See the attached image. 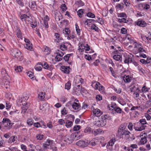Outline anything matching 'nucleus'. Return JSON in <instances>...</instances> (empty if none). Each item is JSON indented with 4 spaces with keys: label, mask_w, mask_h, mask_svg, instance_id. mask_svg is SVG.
<instances>
[{
    "label": "nucleus",
    "mask_w": 151,
    "mask_h": 151,
    "mask_svg": "<svg viewBox=\"0 0 151 151\" xmlns=\"http://www.w3.org/2000/svg\"><path fill=\"white\" fill-rule=\"evenodd\" d=\"M1 73L3 76V78L1 80H0V84L6 86H9L10 83L9 81V76L5 69L3 68L2 69Z\"/></svg>",
    "instance_id": "obj_1"
},
{
    "label": "nucleus",
    "mask_w": 151,
    "mask_h": 151,
    "mask_svg": "<svg viewBox=\"0 0 151 151\" xmlns=\"http://www.w3.org/2000/svg\"><path fill=\"white\" fill-rule=\"evenodd\" d=\"M118 134L119 135L120 138H123V136H124V138L127 140H132L134 139L132 138L133 135L128 130H124L121 132H120Z\"/></svg>",
    "instance_id": "obj_2"
},
{
    "label": "nucleus",
    "mask_w": 151,
    "mask_h": 151,
    "mask_svg": "<svg viewBox=\"0 0 151 151\" xmlns=\"http://www.w3.org/2000/svg\"><path fill=\"white\" fill-rule=\"evenodd\" d=\"M13 124L11 123V121L9 119L4 118H3L2 124V129L4 131V129L6 130H9L11 128V127L13 125Z\"/></svg>",
    "instance_id": "obj_3"
},
{
    "label": "nucleus",
    "mask_w": 151,
    "mask_h": 151,
    "mask_svg": "<svg viewBox=\"0 0 151 151\" xmlns=\"http://www.w3.org/2000/svg\"><path fill=\"white\" fill-rule=\"evenodd\" d=\"M11 55L16 58L19 61H22L23 59V57L20 51L17 49L13 50L11 53Z\"/></svg>",
    "instance_id": "obj_4"
},
{
    "label": "nucleus",
    "mask_w": 151,
    "mask_h": 151,
    "mask_svg": "<svg viewBox=\"0 0 151 151\" xmlns=\"http://www.w3.org/2000/svg\"><path fill=\"white\" fill-rule=\"evenodd\" d=\"M107 116L106 115H105L103 117V116H101V119H100L98 120L95 124L96 126L98 127H102L104 126L106 124V116Z\"/></svg>",
    "instance_id": "obj_5"
},
{
    "label": "nucleus",
    "mask_w": 151,
    "mask_h": 151,
    "mask_svg": "<svg viewBox=\"0 0 151 151\" xmlns=\"http://www.w3.org/2000/svg\"><path fill=\"white\" fill-rule=\"evenodd\" d=\"M146 125H143L138 122L134 123V129L136 131H141L145 129L146 127Z\"/></svg>",
    "instance_id": "obj_6"
},
{
    "label": "nucleus",
    "mask_w": 151,
    "mask_h": 151,
    "mask_svg": "<svg viewBox=\"0 0 151 151\" xmlns=\"http://www.w3.org/2000/svg\"><path fill=\"white\" fill-rule=\"evenodd\" d=\"M102 139H104V137H100L98 138H93L90 142V144L92 146H94L96 145L99 144V142L101 143V141Z\"/></svg>",
    "instance_id": "obj_7"
},
{
    "label": "nucleus",
    "mask_w": 151,
    "mask_h": 151,
    "mask_svg": "<svg viewBox=\"0 0 151 151\" xmlns=\"http://www.w3.org/2000/svg\"><path fill=\"white\" fill-rule=\"evenodd\" d=\"M76 137V136L73 134H72L70 135H66L65 137V141L70 143L75 139Z\"/></svg>",
    "instance_id": "obj_8"
},
{
    "label": "nucleus",
    "mask_w": 151,
    "mask_h": 151,
    "mask_svg": "<svg viewBox=\"0 0 151 151\" xmlns=\"http://www.w3.org/2000/svg\"><path fill=\"white\" fill-rule=\"evenodd\" d=\"M123 59L124 63L129 64V63L132 62V58L129 55H125L124 56Z\"/></svg>",
    "instance_id": "obj_9"
},
{
    "label": "nucleus",
    "mask_w": 151,
    "mask_h": 151,
    "mask_svg": "<svg viewBox=\"0 0 151 151\" xmlns=\"http://www.w3.org/2000/svg\"><path fill=\"white\" fill-rule=\"evenodd\" d=\"M76 144L79 146L83 147H86L88 145V143L87 142H85L84 141L81 140L77 142L76 143Z\"/></svg>",
    "instance_id": "obj_10"
},
{
    "label": "nucleus",
    "mask_w": 151,
    "mask_h": 151,
    "mask_svg": "<svg viewBox=\"0 0 151 151\" xmlns=\"http://www.w3.org/2000/svg\"><path fill=\"white\" fill-rule=\"evenodd\" d=\"M149 100L147 101L145 104V106L146 108L151 107V93L146 94Z\"/></svg>",
    "instance_id": "obj_11"
},
{
    "label": "nucleus",
    "mask_w": 151,
    "mask_h": 151,
    "mask_svg": "<svg viewBox=\"0 0 151 151\" xmlns=\"http://www.w3.org/2000/svg\"><path fill=\"white\" fill-rule=\"evenodd\" d=\"M60 69L62 72L65 73L69 74L70 73V68L69 67L63 66L61 67Z\"/></svg>",
    "instance_id": "obj_12"
},
{
    "label": "nucleus",
    "mask_w": 151,
    "mask_h": 151,
    "mask_svg": "<svg viewBox=\"0 0 151 151\" xmlns=\"http://www.w3.org/2000/svg\"><path fill=\"white\" fill-rule=\"evenodd\" d=\"M73 108L76 111H78L81 109V106L79 103L74 102L72 105Z\"/></svg>",
    "instance_id": "obj_13"
},
{
    "label": "nucleus",
    "mask_w": 151,
    "mask_h": 151,
    "mask_svg": "<svg viewBox=\"0 0 151 151\" xmlns=\"http://www.w3.org/2000/svg\"><path fill=\"white\" fill-rule=\"evenodd\" d=\"M29 6L33 10L35 11L37 9L36 3L35 1H32L29 3Z\"/></svg>",
    "instance_id": "obj_14"
},
{
    "label": "nucleus",
    "mask_w": 151,
    "mask_h": 151,
    "mask_svg": "<svg viewBox=\"0 0 151 151\" xmlns=\"http://www.w3.org/2000/svg\"><path fill=\"white\" fill-rule=\"evenodd\" d=\"M127 126V124L125 123H124L121 124L119 127L118 130V134L120 132L124 131L125 129Z\"/></svg>",
    "instance_id": "obj_15"
},
{
    "label": "nucleus",
    "mask_w": 151,
    "mask_h": 151,
    "mask_svg": "<svg viewBox=\"0 0 151 151\" xmlns=\"http://www.w3.org/2000/svg\"><path fill=\"white\" fill-rule=\"evenodd\" d=\"M146 23L144 21L140 20L138 21L137 23V25L142 27H145L147 25Z\"/></svg>",
    "instance_id": "obj_16"
},
{
    "label": "nucleus",
    "mask_w": 151,
    "mask_h": 151,
    "mask_svg": "<svg viewBox=\"0 0 151 151\" xmlns=\"http://www.w3.org/2000/svg\"><path fill=\"white\" fill-rule=\"evenodd\" d=\"M138 148L136 144L131 145L130 147L128 148L127 151H136L135 149Z\"/></svg>",
    "instance_id": "obj_17"
},
{
    "label": "nucleus",
    "mask_w": 151,
    "mask_h": 151,
    "mask_svg": "<svg viewBox=\"0 0 151 151\" xmlns=\"http://www.w3.org/2000/svg\"><path fill=\"white\" fill-rule=\"evenodd\" d=\"M93 113L95 115H96V116H99L100 115H101L102 114V112H101L100 110L98 109H93Z\"/></svg>",
    "instance_id": "obj_18"
},
{
    "label": "nucleus",
    "mask_w": 151,
    "mask_h": 151,
    "mask_svg": "<svg viewBox=\"0 0 151 151\" xmlns=\"http://www.w3.org/2000/svg\"><path fill=\"white\" fill-rule=\"evenodd\" d=\"M113 58L116 60L119 61L121 62L122 61V58L120 55H115L113 56Z\"/></svg>",
    "instance_id": "obj_19"
},
{
    "label": "nucleus",
    "mask_w": 151,
    "mask_h": 151,
    "mask_svg": "<svg viewBox=\"0 0 151 151\" xmlns=\"http://www.w3.org/2000/svg\"><path fill=\"white\" fill-rule=\"evenodd\" d=\"M103 87V86L101 85L99 82H97L95 85L94 88L95 89H98L100 91L101 90H102Z\"/></svg>",
    "instance_id": "obj_20"
},
{
    "label": "nucleus",
    "mask_w": 151,
    "mask_h": 151,
    "mask_svg": "<svg viewBox=\"0 0 151 151\" xmlns=\"http://www.w3.org/2000/svg\"><path fill=\"white\" fill-rule=\"evenodd\" d=\"M125 18H117V21L119 23H127L129 22V21L127 20Z\"/></svg>",
    "instance_id": "obj_21"
},
{
    "label": "nucleus",
    "mask_w": 151,
    "mask_h": 151,
    "mask_svg": "<svg viewBox=\"0 0 151 151\" xmlns=\"http://www.w3.org/2000/svg\"><path fill=\"white\" fill-rule=\"evenodd\" d=\"M123 79L125 82L129 83L130 82L131 80V78L129 76L125 75L123 77Z\"/></svg>",
    "instance_id": "obj_22"
},
{
    "label": "nucleus",
    "mask_w": 151,
    "mask_h": 151,
    "mask_svg": "<svg viewBox=\"0 0 151 151\" xmlns=\"http://www.w3.org/2000/svg\"><path fill=\"white\" fill-rule=\"evenodd\" d=\"M39 65H41L42 67H43L45 69H47L48 70H50L51 71V68L50 67H49L48 65L46 62H45L43 64L42 63H39Z\"/></svg>",
    "instance_id": "obj_23"
},
{
    "label": "nucleus",
    "mask_w": 151,
    "mask_h": 151,
    "mask_svg": "<svg viewBox=\"0 0 151 151\" xmlns=\"http://www.w3.org/2000/svg\"><path fill=\"white\" fill-rule=\"evenodd\" d=\"M42 50L45 52H46L47 54L50 53L51 51L50 48L45 46H43L42 48Z\"/></svg>",
    "instance_id": "obj_24"
},
{
    "label": "nucleus",
    "mask_w": 151,
    "mask_h": 151,
    "mask_svg": "<svg viewBox=\"0 0 151 151\" xmlns=\"http://www.w3.org/2000/svg\"><path fill=\"white\" fill-rule=\"evenodd\" d=\"M29 18V16L25 14H22L20 17V19L22 21L27 20Z\"/></svg>",
    "instance_id": "obj_25"
},
{
    "label": "nucleus",
    "mask_w": 151,
    "mask_h": 151,
    "mask_svg": "<svg viewBox=\"0 0 151 151\" xmlns=\"http://www.w3.org/2000/svg\"><path fill=\"white\" fill-rule=\"evenodd\" d=\"M45 93L42 92H40L38 95V98L39 99L41 100L45 97Z\"/></svg>",
    "instance_id": "obj_26"
},
{
    "label": "nucleus",
    "mask_w": 151,
    "mask_h": 151,
    "mask_svg": "<svg viewBox=\"0 0 151 151\" xmlns=\"http://www.w3.org/2000/svg\"><path fill=\"white\" fill-rule=\"evenodd\" d=\"M32 44L31 43L25 44L24 45V47L25 48L31 50L32 48Z\"/></svg>",
    "instance_id": "obj_27"
},
{
    "label": "nucleus",
    "mask_w": 151,
    "mask_h": 151,
    "mask_svg": "<svg viewBox=\"0 0 151 151\" xmlns=\"http://www.w3.org/2000/svg\"><path fill=\"white\" fill-rule=\"evenodd\" d=\"M75 83L76 84H82L83 82V80L80 77L79 78H77L75 80Z\"/></svg>",
    "instance_id": "obj_28"
},
{
    "label": "nucleus",
    "mask_w": 151,
    "mask_h": 151,
    "mask_svg": "<svg viewBox=\"0 0 151 151\" xmlns=\"http://www.w3.org/2000/svg\"><path fill=\"white\" fill-rule=\"evenodd\" d=\"M54 36L55 37L56 39V41L58 42H59L61 40H63V39L61 37H60L59 34L57 33H55Z\"/></svg>",
    "instance_id": "obj_29"
},
{
    "label": "nucleus",
    "mask_w": 151,
    "mask_h": 151,
    "mask_svg": "<svg viewBox=\"0 0 151 151\" xmlns=\"http://www.w3.org/2000/svg\"><path fill=\"white\" fill-rule=\"evenodd\" d=\"M111 107L113 108L114 110L116 112L120 114L122 113V109L119 107H116L114 108L113 106H111Z\"/></svg>",
    "instance_id": "obj_30"
},
{
    "label": "nucleus",
    "mask_w": 151,
    "mask_h": 151,
    "mask_svg": "<svg viewBox=\"0 0 151 151\" xmlns=\"http://www.w3.org/2000/svg\"><path fill=\"white\" fill-rule=\"evenodd\" d=\"M117 16L118 17H121L122 18H126L127 17L126 14L123 12L117 13Z\"/></svg>",
    "instance_id": "obj_31"
},
{
    "label": "nucleus",
    "mask_w": 151,
    "mask_h": 151,
    "mask_svg": "<svg viewBox=\"0 0 151 151\" xmlns=\"http://www.w3.org/2000/svg\"><path fill=\"white\" fill-rule=\"evenodd\" d=\"M15 70L16 72H21L23 68L20 66H17L14 67Z\"/></svg>",
    "instance_id": "obj_32"
},
{
    "label": "nucleus",
    "mask_w": 151,
    "mask_h": 151,
    "mask_svg": "<svg viewBox=\"0 0 151 151\" xmlns=\"http://www.w3.org/2000/svg\"><path fill=\"white\" fill-rule=\"evenodd\" d=\"M34 123V120L32 118H29L27 120V124L30 126L33 125Z\"/></svg>",
    "instance_id": "obj_33"
},
{
    "label": "nucleus",
    "mask_w": 151,
    "mask_h": 151,
    "mask_svg": "<svg viewBox=\"0 0 151 151\" xmlns=\"http://www.w3.org/2000/svg\"><path fill=\"white\" fill-rule=\"evenodd\" d=\"M85 49V46L84 45L82 44H81L79 46L78 50L80 52H83Z\"/></svg>",
    "instance_id": "obj_34"
},
{
    "label": "nucleus",
    "mask_w": 151,
    "mask_h": 151,
    "mask_svg": "<svg viewBox=\"0 0 151 151\" xmlns=\"http://www.w3.org/2000/svg\"><path fill=\"white\" fill-rule=\"evenodd\" d=\"M73 125V122L72 121L67 120L65 123V126L67 128L70 127Z\"/></svg>",
    "instance_id": "obj_35"
},
{
    "label": "nucleus",
    "mask_w": 151,
    "mask_h": 151,
    "mask_svg": "<svg viewBox=\"0 0 151 151\" xmlns=\"http://www.w3.org/2000/svg\"><path fill=\"white\" fill-rule=\"evenodd\" d=\"M115 141L116 140L115 139H111L108 142V144L107 145H109V146H112L114 144V143L115 142Z\"/></svg>",
    "instance_id": "obj_36"
},
{
    "label": "nucleus",
    "mask_w": 151,
    "mask_h": 151,
    "mask_svg": "<svg viewBox=\"0 0 151 151\" xmlns=\"http://www.w3.org/2000/svg\"><path fill=\"white\" fill-rule=\"evenodd\" d=\"M147 139L145 136L141 138L140 142L142 144L144 145L147 142Z\"/></svg>",
    "instance_id": "obj_37"
},
{
    "label": "nucleus",
    "mask_w": 151,
    "mask_h": 151,
    "mask_svg": "<svg viewBox=\"0 0 151 151\" xmlns=\"http://www.w3.org/2000/svg\"><path fill=\"white\" fill-rule=\"evenodd\" d=\"M33 125L34 127L37 128H38L39 127H42V126H41L40 124L38 122L34 123L33 124ZM43 127L45 128V125H43Z\"/></svg>",
    "instance_id": "obj_38"
},
{
    "label": "nucleus",
    "mask_w": 151,
    "mask_h": 151,
    "mask_svg": "<svg viewBox=\"0 0 151 151\" xmlns=\"http://www.w3.org/2000/svg\"><path fill=\"white\" fill-rule=\"evenodd\" d=\"M71 86L70 82L68 81V82L65 84V89L67 90H69L70 89Z\"/></svg>",
    "instance_id": "obj_39"
},
{
    "label": "nucleus",
    "mask_w": 151,
    "mask_h": 151,
    "mask_svg": "<svg viewBox=\"0 0 151 151\" xmlns=\"http://www.w3.org/2000/svg\"><path fill=\"white\" fill-rule=\"evenodd\" d=\"M75 27L77 33L78 35H80V29H79V27L77 23H76L75 24Z\"/></svg>",
    "instance_id": "obj_40"
},
{
    "label": "nucleus",
    "mask_w": 151,
    "mask_h": 151,
    "mask_svg": "<svg viewBox=\"0 0 151 151\" xmlns=\"http://www.w3.org/2000/svg\"><path fill=\"white\" fill-rule=\"evenodd\" d=\"M16 2L19 5L23 7L24 6V3L23 2V0H16Z\"/></svg>",
    "instance_id": "obj_41"
},
{
    "label": "nucleus",
    "mask_w": 151,
    "mask_h": 151,
    "mask_svg": "<svg viewBox=\"0 0 151 151\" xmlns=\"http://www.w3.org/2000/svg\"><path fill=\"white\" fill-rule=\"evenodd\" d=\"M84 10L83 9H79L78 11V15L79 17H81L83 14V13L84 12Z\"/></svg>",
    "instance_id": "obj_42"
},
{
    "label": "nucleus",
    "mask_w": 151,
    "mask_h": 151,
    "mask_svg": "<svg viewBox=\"0 0 151 151\" xmlns=\"http://www.w3.org/2000/svg\"><path fill=\"white\" fill-rule=\"evenodd\" d=\"M130 89L131 92H132L133 91L134 92L137 90H139V88L138 87H136L134 85H133L132 87H131L130 88Z\"/></svg>",
    "instance_id": "obj_43"
},
{
    "label": "nucleus",
    "mask_w": 151,
    "mask_h": 151,
    "mask_svg": "<svg viewBox=\"0 0 151 151\" xmlns=\"http://www.w3.org/2000/svg\"><path fill=\"white\" fill-rule=\"evenodd\" d=\"M72 55L71 54H68L65 55L63 58L66 61H68L69 59V58L70 57L71 55Z\"/></svg>",
    "instance_id": "obj_44"
},
{
    "label": "nucleus",
    "mask_w": 151,
    "mask_h": 151,
    "mask_svg": "<svg viewBox=\"0 0 151 151\" xmlns=\"http://www.w3.org/2000/svg\"><path fill=\"white\" fill-rule=\"evenodd\" d=\"M16 138H17L16 137L14 136L10 137L9 139V142L10 143L14 142L16 140Z\"/></svg>",
    "instance_id": "obj_45"
},
{
    "label": "nucleus",
    "mask_w": 151,
    "mask_h": 151,
    "mask_svg": "<svg viewBox=\"0 0 151 151\" xmlns=\"http://www.w3.org/2000/svg\"><path fill=\"white\" fill-rule=\"evenodd\" d=\"M114 90L117 93H120L121 92V89L120 88H114Z\"/></svg>",
    "instance_id": "obj_46"
},
{
    "label": "nucleus",
    "mask_w": 151,
    "mask_h": 151,
    "mask_svg": "<svg viewBox=\"0 0 151 151\" xmlns=\"http://www.w3.org/2000/svg\"><path fill=\"white\" fill-rule=\"evenodd\" d=\"M139 122L143 125H145L147 124L146 120L143 119L139 120Z\"/></svg>",
    "instance_id": "obj_47"
},
{
    "label": "nucleus",
    "mask_w": 151,
    "mask_h": 151,
    "mask_svg": "<svg viewBox=\"0 0 151 151\" xmlns=\"http://www.w3.org/2000/svg\"><path fill=\"white\" fill-rule=\"evenodd\" d=\"M17 37L18 38H20L21 37V32L20 29H17L16 30Z\"/></svg>",
    "instance_id": "obj_48"
},
{
    "label": "nucleus",
    "mask_w": 151,
    "mask_h": 151,
    "mask_svg": "<svg viewBox=\"0 0 151 151\" xmlns=\"http://www.w3.org/2000/svg\"><path fill=\"white\" fill-rule=\"evenodd\" d=\"M124 3H122V5H125L127 6H129L130 3L128 0H123Z\"/></svg>",
    "instance_id": "obj_49"
},
{
    "label": "nucleus",
    "mask_w": 151,
    "mask_h": 151,
    "mask_svg": "<svg viewBox=\"0 0 151 151\" xmlns=\"http://www.w3.org/2000/svg\"><path fill=\"white\" fill-rule=\"evenodd\" d=\"M91 28L92 29H93L96 31H98V28L95 25V24H93L91 26Z\"/></svg>",
    "instance_id": "obj_50"
},
{
    "label": "nucleus",
    "mask_w": 151,
    "mask_h": 151,
    "mask_svg": "<svg viewBox=\"0 0 151 151\" xmlns=\"http://www.w3.org/2000/svg\"><path fill=\"white\" fill-rule=\"evenodd\" d=\"M60 50H58L57 51V56L60 57H62L63 55H64V54L63 52H60Z\"/></svg>",
    "instance_id": "obj_51"
},
{
    "label": "nucleus",
    "mask_w": 151,
    "mask_h": 151,
    "mask_svg": "<svg viewBox=\"0 0 151 151\" xmlns=\"http://www.w3.org/2000/svg\"><path fill=\"white\" fill-rule=\"evenodd\" d=\"M27 75L31 79H32L34 77L33 73L32 72H28L27 73Z\"/></svg>",
    "instance_id": "obj_52"
},
{
    "label": "nucleus",
    "mask_w": 151,
    "mask_h": 151,
    "mask_svg": "<svg viewBox=\"0 0 151 151\" xmlns=\"http://www.w3.org/2000/svg\"><path fill=\"white\" fill-rule=\"evenodd\" d=\"M43 135L41 134H39L36 136V138L38 140H41L43 138Z\"/></svg>",
    "instance_id": "obj_53"
},
{
    "label": "nucleus",
    "mask_w": 151,
    "mask_h": 151,
    "mask_svg": "<svg viewBox=\"0 0 151 151\" xmlns=\"http://www.w3.org/2000/svg\"><path fill=\"white\" fill-rule=\"evenodd\" d=\"M61 113L62 115H65L67 114V111L66 110L65 108H64L61 111Z\"/></svg>",
    "instance_id": "obj_54"
},
{
    "label": "nucleus",
    "mask_w": 151,
    "mask_h": 151,
    "mask_svg": "<svg viewBox=\"0 0 151 151\" xmlns=\"http://www.w3.org/2000/svg\"><path fill=\"white\" fill-rule=\"evenodd\" d=\"M55 20L57 22H59L61 18V16L56 14H55Z\"/></svg>",
    "instance_id": "obj_55"
},
{
    "label": "nucleus",
    "mask_w": 151,
    "mask_h": 151,
    "mask_svg": "<svg viewBox=\"0 0 151 151\" xmlns=\"http://www.w3.org/2000/svg\"><path fill=\"white\" fill-rule=\"evenodd\" d=\"M61 8L63 11H65L67 9L66 5L65 4H63L61 6Z\"/></svg>",
    "instance_id": "obj_56"
},
{
    "label": "nucleus",
    "mask_w": 151,
    "mask_h": 151,
    "mask_svg": "<svg viewBox=\"0 0 151 151\" xmlns=\"http://www.w3.org/2000/svg\"><path fill=\"white\" fill-rule=\"evenodd\" d=\"M87 16L89 17L94 18L95 17L94 14L91 12H88L87 14Z\"/></svg>",
    "instance_id": "obj_57"
},
{
    "label": "nucleus",
    "mask_w": 151,
    "mask_h": 151,
    "mask_svg": "<svg viewBox=\"0 0 151 151\" xmlns=\"http://www.w3.org/2000/svg\"><path fill=\"white\" fill-rule=\"evenodd\" d=\"M76 3L79 6H82L84 5V3L81 0L77 1Z\"/></svg>",
    "instance_id": "obj_58"
},
{
    "label": "nucleus",
    "mask_w": 151,
    "mask_h": 151,
    "mask_svg": "<svg viewBox=\"0 0 151 151\" xmlns=\"http://www.w3.org/2000/svg\"><path fill=\"white\" fill-rule=\"evenodd\" d=\"M60 49L63 50H66L67 48V47L64 44H62L60 45Z\"/></svg>",
    "instance_id": "obj_59"
},
{
    "label": "nucleus",
    "mask_w": 151,
    "mask_h": 151,
    "mask_svg": "<svg viewBox=\"0 0 151 151\" xmlns=\"http://www.w3.org/2000/svg\"><path fill=\"white\" fill-rule=\"evenodd\" d=\"M81 128V127L79 125L75 126L73 127V130L74 131H77L79 130Z\"/></svg>",
    "instance_id": "obj_60"
},
{
    "label": "nucleus",
    "mask_w": 151,
    "mask_h": 151,
    "mask_svg": "<svg viewBox=\"0 0 151 151\" xmlns=\"http://www.w3.org/2000/svg\"><path fill=\"white\" fill-rule=\"evenodd\" d=\"M93 21H95L93 19H87L85 22V23H86L87 25L89 23H91Z\"/></svg>",
    "instance_id": "obj_61"
},
{
    "label": "nucleus",
    "mask_w": 151,
    "mask_h": 151,
    "mask_svg": "<svg viewBox=\"0 0 151 151\" xmlns=\"http://www.w3.org/2000/svg\"><path fill=\"white\" fill-rule=\"evenodd\" d=\"M70 32V31L69 29L68 28H66L65 29L64 32H63L66 35H68Z\"/></svg>",
    "instance_id": "obj_62"
},
{
    "label": "nucleus",
    "mask_w": 151,
    "mask_h": 151,
    "mask_svg": "<svg viewBox=\"0 0 151 151\" xmlns=\"http://www.w3.org/2000/svg\"><path fill=\"white\" fill-rule=\"evenodd\" d=\"M22 111L21 113L25 114L27 112V109L25 107L23 106L22 107Z\"/></svg>",
    "instance_id": "obj_63"
},
{
    "label": "nucleus",
    "mask_w": 151,
    "mask_h": 151,
    "mask_svg": "<svg viewBox=\"0 0 151 151\" xmlns=\"http://www.w3.org/2000/svg\"><path fill=\"white\" fill-rule=\"evenodd\" d=\"M133 126L132 123L131 122H130L128 125V128L129 130L132 131V130Z\"/></svg>",
    "instance_id": "obj_64"
}]
</instances>
